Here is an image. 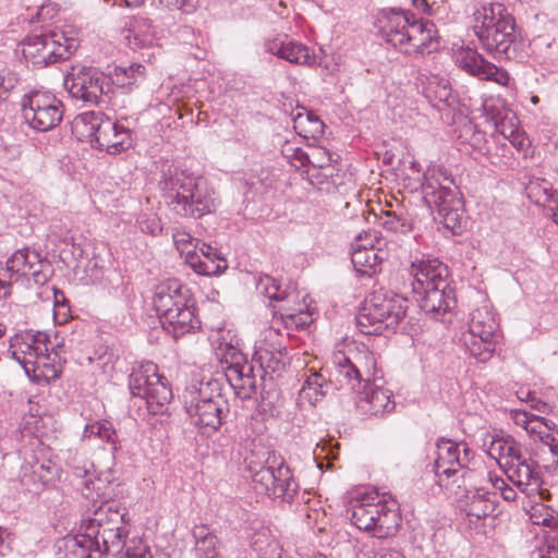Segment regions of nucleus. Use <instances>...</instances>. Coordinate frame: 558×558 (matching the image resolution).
Here are the masks:
<instances>
[{
  "instance_id": "nucleus-27",
  "label": "nucleus",
  "mask_w": 558,
  "mask_h": 558,
  "mask_svg": "<svg viewBox=\"0 0 558 558\" xmlns=\"http://www.w3.org/2000/svg\"><path fill=\"white\" fill-rule=\"evenodd\" d=\"M255 360L258 362L257 373L260 385L267 380L279 378L286 372L288 365V353L284 347L279 344L272 349L259 347L255 352Z\"/></svg>"
},
{
  "instance_id": "nucleus-49",
  "label": "nucleus",
  "mask_w": 558,
  "mask_h": 558,
  "mask_svg": "<svg viewBox=\"0 0 558 558\" xmlns=\"http://www.w3.org/2000/svg\"><path fill=\"white\" fill-rule=\"evenodd\" d=\"M173 242L177 248L182 253L187 255V251H192V248H197L198 241L195 240L190 233L185 231L177 230L172 234Z\"/></svg>"
},
{
  "instance_id": "nucleus-14",
  "label": "nucleus",
  "mask_w": 558,
  "mask_h": 558,
  "mask_svg": "<svg viewBox=\"0 0 558 558\" xmlns=\"http://www.w3.org/2000/svg\"><path fill=\"white\" fill-rule=\"evenodd\" d=\"M474 459L475 452L466 442L441 439L437 444L436 476L440 483L448 481L458 487L464 486L474 480Z\"/></svg>"
},
{
  "instance_id": "nucleus-18",
  "label": "nucleus",
  "mask_w": 558,
  "mask_h": 558,
  "mask_svg": "<svg viewBox=\"0 0 558 558\" xmlns=\"http://www.w3.org/2000/svg\"><path fill=\"white\" fill-rule=\"evenodd\" d=\"M226 377L236 393L244 399L257 392L258 380L253 362L246 361L244 354L231 347L225 356Z\"/></svg>"
},
{
  "instance_id": "nucleus-58",
  "label": "nucleus",
  "mask_w": 558,
  "mask_h": 558,
  "mask_svg": "<svg viewBox=\"0 0 558 558\" xmlns=\"http://www.w3.org/2000/svg\"><path fill=\"white\" fill-rule=\"evenodd\" d=\"M39 469L45 471L47 474H40V477L43 481H50L52 480L53 477V466L50 464V462L48 464H45V463H41L39 465Z\"/></svg>"
},
{
  "instance_id": "nucleus-29",
  "label": "nucleus",
  "mask_w": 558,
  "mask_h": 558,
  "mask_svg": "<svg viewBox=\"0 0 558 558\" xmlns=\"http://www.w3.org/2000/svg\"><path fill=\"white\" fill-rule=\"evenodd\" d=\"M189 302L190 300L187 299L184 302V306L175 307L161 320L163 329L174 338H179L199 327V320Z\"/></svg>"
},
{
  "instance_id": "nucleus-22",
  "label": "nucleus",
  "mask_w": 558,
  "mask_h": 558,
  "mask_svg": "<svg viewBox=\"0 0 558 558\" xmlns=\"http://www.w3.org/2000/svg\"><path fill=\"white\" fill-rule=\"evenodd\" d=\"M456 61L460 68L482 80L493 81L500 85H507L509 82L510 77L506 70L488 62L475 50L468 49L460 52Z\"/></svg>"
},
{
  "instance_id": "nucleus-56",
  "label": "nucleus",
  "mask_w": 558,
  "mask_h": 558,
  "mask_svg": "<svg viewBox=\"0 0 558 558\" xmlns=\"http://www.w3.org/2000/svg\"><path fill=\"white\" fill-rule=\"evenodd\" d=\"M471 146L476 150H482L486 144L485 134L481 131H474L472 133Z\"/></svg>"
},
{
  "instance_id": "nucleus-24",
  "label": "nucleus",
  "mask_w": 558,
  "mask_h": 558,
  "mask_svg": "<svg viewBox=\"0 0 558 558\" xmlns=\"http://www.w3.org/2000/svg\"><path fill=\"white\" fill-rule=\"evenodd\" d=\"M384 380L371 381V385L357 395L356 408L363 414L383 415L395 410L396 403L391 393L383 388Z\"/></svg>"
},
{
  "instance_id": "nucleus-64",
  "label": "nucleus",
  "mask_w": 558,
  "mask_h": 558,
  "mask_svg": "<svg viewBox=\"0 0 558 558\" xmlns=\"http://www.w3.org/2000/svg\"><path fill=\"white\" fill-rule=\"evenodd\" d=\"M379 558H404L398 550H387L379 555Z\"/></svg>"
},
{
  "instance_id": "nucleus-36",
  "label": "nucleus",
  "mask_w": 558,
  "mask_h": 558,
  "mask_svg": "<svg viewBox=\"0 0 558 558\" xmlns=\"http://www.w3.org/2000/svg\"><path fill=\"white\" fill-rule=\"evenodd\" d=\"M83 436L87 438L95 436L102 441H106L111 446L112 453H116L121 449L118 432L113 427L112 422L108 420H100L92 424H87L84 428Z\"/></svg>"
},
{
  "instance_id": "nucleus-59",
  "label": "nucleus",
  "mask_w": 558,
  "mask_h": 558,
  "mask_svg": "<svg viewBox=\"0 0 558 558\" xmlns=\"http://www.w3.org/2000/svg\"><path fill=\"white\" fill-rule=\"evenodd\" d=\"M489 480L492 482L493 487L500 492L508 485L502 477H499L497 475H490Z\"/></svg>"
},
{
  "instance_id": "nucleus-30",
  "label": "nucleus",
  "mask_w": 558,
  "mask_h": 558,
  "mask_svg": "<svg viewBox=\"0 0 558 558\" xmlns=\"http://www.w3.org/2000/svg\"><path fill=\"white\" fill-rule=\"evenodd\" d=\"M94 544L85 531L77 535H68L58 543V558H101Z\"/></svg>"
},
{
  "instance_id": "nucleus-63",
  "label": "nucleus",
  "mask_w": 558,
  "mask_h": 558,
  "mask_svg": "<svg viewBox=\"0 0 558 558\" xmlns=\"http://www.w3.org/2000/svg\"><path fill=\"white\" fill-rule=\"evenodd\" d=\"M126 558H153L151 554L145 549L140 550L138 553H130L126 551Z\"/></svg>"
},
{
  "instance_id": "nucleus-31",
  "label": "nucleus",
  "mask_w": 558,
  "mask_h": 558,
  "mask_svg": "<svg viewBox=\"0 0 558 558\" xmlns=\"http://www.w3.org/2000/svg\"><path fill=\"white\" fill-rule=\"evenodd\" d=\"M495 314L487 305L473 310L470 314L469 333L480 339H494L498 330Z\"/></svg>"
},
{
  "instance_id": "nucleus-51",
  "label": "nucleus",
  "mask_w": 558,
  "mask_h": 558,
  "mask_svg": "<svg viewBox=\"0 0 558 558\" xmlns=\"http://www.w3.org/2000/svg\"><path fill=\"white\" fill-rule=\"evenodd\" d=\"M553 427L548 424V422L538 415L532 414L531 423L526 429V432L534 436V441L536 442L541 439L542 436L548 433Z\"/></svg>"
},
{
  "instance_id": "nucleus-57",
  "label": "nucleus",
  "mask_w": 558,
  "mask_h": 558,
  "mask_svg": "<svg viewBox=\"0 0 558 558\" xmlns=\"http://www.w3.org/2000/svg\"><path fill=\"white\" fill-rule=\"evenodd\" d=\"M412 5L420 12L432 15L433 14V5H430L427 0H411Z\"/></svg>"
},
{
  "instance_id": "nucleus-35",
  "label": "nucleus",
  "mask_w": 558,
  "mask_h": 558,
  "mask_svg": "<svg viewBox=\"0 0 558 558\" xmlns=\"http://www.w3.org/2000/svg\"><path fill=\"white\" fill-rule=\"evenodd\" d=\"M333 384L331 377L329 380H327L322 374L319 373H311L301 390H300V397L304 400H307L312 405H315L317 402L322 401L323 398L328 393L329 388Z\"/></svg>"
},
{
  "instance_id": "nucleus-5",
  "label": "nucleus",
  "mask_w": 558,
  "mask_h": 558,
  "mask_svg": "<svg viewBox=\"0 0 558 558\" xmlns=\"http://www.w3.org/2000/svg\"><path fill=\"white\" fill-rule=\"evenodd\" d=\"M347 513L359 530L371 533L376 538L396 535L401 524L397 500L385 499L377 492L357 494L351 499Z\"/></svg>"
},
{
  "instance_id": "nucleus-17",
  "label": "nucleus",
  "mask_w": 558,
  "mask_h": 558,
  "mask_svg": "<svg viewBox=\"0 0 558 558\" xmlns=\"http://www.w3.org/2000/svg\"><path fill=\"white\" fill-rule=\"evenodd\" d=\"M70 95L90 105H97L111 90L108 76L94 66L74 65L64 77Z\"/></svg>"
},
{
  "instance_id": "nucleus-21",
  "label": "nucleus",
  "mask_w": 558,
  "mask_h": 558,
  "mask_svg": "<svg viewBox=\"0 0 558 558\" xmlns=\"http://www.w3.org/2000/svg\"><path fill=\"white\" fill-rule=\"evenodd\" d=\"M17 360L20 359L17 357ZM19 362L26 375L33 380L39 383L45 379L46 383H50L60 377L65 359H62L59 352L52 348L51 352L40 351L37 353L35 361L23 360Z\"/></svg>"
},
{
  "instance_id": "nucleus-50",
  "label": "nucleus",
  "mask_w": 558,
  "mask_h": 558,
  "mask_svg": "<svg viewBox=\"0 0 558 558\" xmlns=\"http://www.w3.org/2000/svg\"><path fill=\"white\" fill-rule=\"evenodd\" d=\"M159 3L170 10H178L184 14H191L196 11L198 0H159Z\"/></svg>"
},
{
  "instance_id": "nucleus-55",
  "label": "nucleus",
  "mask_w": 558,
  "mask_h": 558,
  "mask_svg": "<svg viewBox=\"0 0 558 558\" xmlns=\"http://www.w3.org/2000/svg\"><path fill=\"white\" fill-rule=\"evenodd\" d=\"M376 239L375 234L373 233H365L364 235L363 234H359L355 239H354V242L352 243V251L354 248H360V250H364L363 247H375L374 246V240Z\"/></svg>"
},
{
  "instance_id": "nucleus-53",
  "label": "nucleus",
  "mask_w": 558,
  "mask_h": 558,
  "mask_svg": "<svg viewBox=\"0 0 558 558\" xmlns=\"http://www.w3.org/2000/svg\"><path fill=\"white\" fill-rule=\"evenodd\" d=\"M287 156L292 159V161H296L295 167H305L310 165V154L304 151L300 147H288L286 149Z\"/></svg>"
},
{
  "instance_id": "nucleus-9",
  "label": "nucleus",
  "mask_w": 558,
  "mask_h": 558,
  "mask_svg": "<svg viewBox=\"0 0 558 558\" xmlns=\"http://www.w3.org/2000/svg\"><path fill=\"white\" fill-rule=\"evenodd\" d=\"M423 199L432 210L434 220L446 229L457 232L463 219V202L452 177L439 172L426 177L422 183Z\"/></svg>"
},
{
  "instance_id": "nucleus-3",
  "label": "nucleus",
  "mask_w": 558,
  "mask_h": 558,
  "mask_svg": "<svg viewBox=\"0 0 558 558\" xmlns=\"http://www.w3.org/2000/svg\"><path fill=\"white\" fill-rule=\"evenodd\" d=\"M159 186L167 205L180 217L199 219L216 208L215 191L201 177L169 167Z\"/></svg>"
},
{
  "instance_id": "nucleus-32",
  "label": "nucleus",
  "mask_w": 558,
  "mask_h": 558,
  "mask_svg": "<svg viewBox=\"0 0 558 558\" xmlns=\"http://www.w3.org/2000/svg\"><path fill=\"white\" fill-rule=\"evenodd\" d=\"M488 454L506 470L512 462L521 459L522 451L520 445L513 438L497 437L493 439Z\"/></svg>"
},
{
  "instance_id": "nucleus-10",
  "label": "nucleus",
  "mask_w": 558,
  "mask_h": 558,
  "mask_svg": "<svg viewBox=\"0 0 558 558\" xmlns=\"http://www.w3.org/2000/svg\"><path fill=\"white\" fill-rule=\"evenodd\" d=\"M253 487L257 494L291 504L299 493V484L294 480L284 459L276 452L268 451L263 463L250 462Z\"/></svg>"
},
{
  "instance_id": "nucleus-28",
  "label": "nucleus",
  "mask_w": 558,
  "mask_h": 558,
  "mask_svg": "<svg viewBox=\"0 0 558 558\" xmlns=\"http://www.w3.org/2000/svg\"><path fill=\"white\" fill-rule=\"evenodd\" d=\"M199 253L195 251H187L185 258L186 263L195 272L203 276H215L221 274L227 267L219 252L209 244L202 243Z\"/></svg>"
},
{
  "instance_id": "nucleus-13",
  "label": "nucleus",
  "mask_w": 558,
  "mask_h": 558,
  "mask_svg": "<svg viewBox=\"0 0 558 558\" xmlns=\"http://www.w3.org/2000/svg\"><path fill=\"white\" fill-rule=\"evenodd\" d=\"M82 125L93 147L117 155L132 146L130 129L119 124L101 111L80 114L75 126Z\"/></svg>"
},
{
  "instance_id": "nucleus-4",
  "label": "nucleus",
  "mask_w": 558,
  "mask_h": 558,
  "mask_svg": "<svg viewBox=\"0 0 558 558\" xmlns=\"http://www.w3.org/2000/svg\"><path fill=\"white\" fill-rule=\"evenodd\" d=\"M412 291L422 311L438 319L456 305L454 291L450 287L448 267L438 258L422 257L411 262Z\"/></svg>"
},
{
  "instance_id": "nucleus-20",
  "label": "nucleus",
  "mask_w": 558,
  "mask_h": 558,
  "mask_svg": "<svg viewBox=\"0 0 558 558\" xmlns=\"http://www.w3.org/2000/svg\"><path fill=\"white\" fill-rule=\"evenodd\" d=\"M265 49L267 52L293 64L312 66L316 63V56L311 52L306 45L284 34L266 39Z\"/></svg>"
},
{
  "instance_id": "nucleus-23",
  "label": "nucleus",
  "mask_w": 558,
  "mask_h": 558,
  "mask_svg": "<svg viewBox=\"0 0 558 558\" xmlns=\"http://www.w3.org/2000/svg\"><path fill=\"white\" fill-rule=\"evenodd\" d=\"M189 290L177 279H168L158 283L154 289L153 305L160 319L175 307L184 306L189 299Z\"/></svg>"
},
{
  "instance_id": "nucleus-48",
  "label": "nucleus",
  "mask_w": 558,
  "mask_h": 558,
  "mask_svg": "<svg viewBox=\"0 0 558 558\" xmlns=\"http://www.w3.org/2000/svg\"><path fill=\"white\" fill-rule=\"evenodd\" d=\"M19 83L17 75L9 70L0 71V104L9 97Z\"/></svg>"
},
{
  "instance_id": "nucleus-25",
  "label": "nucleus",
  "mask_w": 558,
  "mask_h": 558,
  "mask_svg": "<svg viewBox=\"0 0 558 558\" xmlns=\"http://www.w3.org/2000/svg\"><path fill=\"white\" fill-rule=\"evenodd\" d=\"M43 260L40 255L35 250L28 247L15 251L12 256L7 260V272H9L10 280L16 276L27 277L32 276L36 283L45 282L46 276L41 271Z\"/></svg>"
},
{
  "instance_id": "nucleus-34",
  "label": "nucleus",
  "mask_w": 558,
  "mask_h": 558,
  "mask_svg": "<svg viewBox=\"0 0 558 558\" xmlns=\"http://www.w3.org/2000/svg\"><path fill=\"white\" fill-rule=\"evenodd\" d=\"M354 248L351 252V262L359 276L372 277L376 274L381 262L378 251L375 247Z\"/></svg>"
},
{
  "instance_id": "nucleus-41",
  "label": "nucleus",
  "mask_w": 558,
  "mask_h": 558,
  "mask_svg": "<svg viewBox=\"0 0 558 558\" xmlns=\"http://www.w3.org/2000/svg\"><path fill=\"white\" fill-rule=\"evenodd\" d=\"M464 343L470 354L481 362L489 360L495 351L494 339H480L469 332L464 336Z\"/></svg>"
},
{
  "instance_id": "nucleus-62",
  "label": "nucleus",
  "mask_w": 558,
  "mask_h": 558,
  "mask_svg": "<svg viewBox=\"0 0 558 558\" xmlns=\"http://www.w3.org/2000/svg\"><path fill=\"white\" fill-rule=\"evenodd\" d=\"M11 294V283L0 279V299H5Z\"/></svg>"
},
{
  "instance_id": "nucleus-52",
  "label": "nucleus",
  "mask_w": 558,
  "mask_h": 558,
  "mask_svg": "<svg viewBox=\"0 0 558 558\" xmlns=\"http://www.w3.org/2000/svg\"><path fill=\"white\" fill-rule=\"evenodd\" d=\"M49 338L46 332L37 331L32 336V343L28 344V350L34 351V355L37 356V353L40 351L43 352H49L47 342ZM29 355H32V352H29Z\"/></svg>"
},
{
  "instance_id": "nucleus-54",
  "label": "nucleus",
  "mask_w": 558,
  "mask_h": 558,
  "mask_svg": "<svg viewBox=\"0 0 558 558\" xmlns=\"http://www.w3.org/2000/svg\"><path fill=\"white\" fill-rule=\"evenodd\" d=\"M511 417L515 425L526 430L532 420V413L524 410H514L511 412Z\"/></svg>"
},
{
  "instance_id": "nucleus-38",
  "label": "nucleus",
  "mask_w": 558,
  "mask_h": 558,
  "mask_svg": "<svg viewBox=\"0 0 558 558\" xmlns=\"http://www.w3.org/2000/svg\"><path fill=\"white\" fill-rule=\"evenodd\" d=\"M145 68L140 63L129 66H116L108 81L118 87H131L144 78Z\"/></svg>"
},
{
  "instance_id": "nucleus-6",
  "label": "nucleus",
  "mask_w": 558,
  "mask_h": 558,
  "mask_svg": "<svg viewBox=\"0 0 558 558\" xmlns=\"http://www.w3.org/2000/svg\"><path fill=\"white\" fill-rule=\"evenodd\" d=\"M125 514V508L120 507L117 501L106 500L83 519L81 529L95 543V550L100 551L101 558L110 554L118 555L124 548L128 537Z\"/></svg>"
},
{
  "instance_id": "nucleus-47",
  "label": "nucleus",
  "mask_w": 558,
  "mask_h": 558,
  "mask_svg": "<svg viewBox=\"0 0 558 558\" xmlns=\"http://www.w3.org/2000/svg\"><path fill=\"white\" fill-rule=\"evenodd\" d=\"M335 157L338 156L325 147H314L310 154V165L316 168H325L336 161Z\"/></svg>"
},
{
  "instance_id": "nucleus-42",
  "label": "nucleus",
  "mask_w": 558,
  "mask_h": 558,
  "mask_svg": "<svg viewBox=\"0 0 558 558\" xmlns=\"http://www.w3.org/2000/svg\"><path fill=\"white\" fill-rule=\"evenodd\" d=\"M132 35L128 36L129 45L132 48H143L153 43L154 32L149 20L142 19L136 22Z\"/></svg>"
},
{
  "instance_id": "nucleus-37",
  "label": "nucleus",
  "mask_w": 558,
  "mask_h": 558,
  "mask_svg": "<svg viewBox=\"0 0 558 558\" xmlns=\"http://www.w3.org/2000/svg\"><path fill=\"white\" fill-rule=\"evenodd\" d=\"M293 123L294 130L305 138H316L324 134L325 123L312 111L299 112Z\"/></svg>"
},
{
  "instance_id": "nucleus-45",
  "label": "nucleus",
  "mask_w": 558,
  "mask_h": 558,
  "mask_svg": "<svg viewBox=\"0 0 558 558\" xmlns=\"http://www.w3.org/2000/svg\"><path fill=\"white\" fill-rule=\"evenodd\" d=\"M256 289L270 300L279 301L286 298V291L281 290L278 281L268 275L259 277Z\"/></svg>"
},
{
  "instance_id": "nucleus-7",
  "label": "nucleus",
  "mask_w": 558,
  "mask_h": 558,
  "mask_svg": "<svg viewBox=\"0 0 558 558\" xmlns=\"http://www.w3.org/2000/svg\"><path fill=\"white\" fill-rule=\"evenodd\" d=\"M330 363L329 375L339 388L345 387L360 393L371 385V381L381 380L376 356L365 345L336 351Z\"/></svg>"
},
{
  "instance_id": "nucleus-1",
  "label": "nucleus",
  "mask_w": 558,
  "mask_h": 558,
  "mask_svg": "<svg viewBox=\"0 0 558 558\" xmlns=\"http://www.w3.org/2000/svg\"><path fill=\"white\" fill-rule=\"evenodd\" d=\"M473 29L483 49L494 58L518 62L527 59V45L504 4L492 3L476 10Z\"/></svg>"
},
{
  "instance_id": "nucleus-8",
  "label": "nucleus",
  "mask_w": 558,
  "mask_h": 558,
  "mask_svg": "<svg viewBox=\"0 0 558 558\" xmlns=\"http://www.w3.org/2000/svg\"><path fill=\"white\" fill-rule=\"evenodd\" d=\"M408 300L384 289L375 290L365 299L356 315V324L365 335L396 329L405 318Z\"/></svg>"
},
{
  "instance_id": "nucleus-43",
  "label": "nucleus",
  "mask_w": 558,
  "mask_h": 558,
  "mask_svg": "<svg viewBox=\"0 0 558 558\" xmlns=\"http://www.w3.org/2000/svg\"><path fill=\"white\" fill-rule=\"evenodd\" d=\"M427 98L434 102V106L440 109V105L451 107L456 99L452 96L451 88L447 83H437L434 85L433 82L428 84L426 89Z\"/></svg>"
},
{
  "instance_id": "nucleus-16",
  "label": "nucleus",
  "mask_w": 558,
  "mask_h": 558,
  "mask_svg": "<svg viewBox=\"0 0 558 558\" xmlns=\"http://www.w3.org/2000/svg\"><path fill=\"white\" fill-rule=\"evenodd\" d=\"M63 104L46 90H32L24 95L22 114L25 122L38 132H47L62 121Z\"/></svg>"
},
{
  "instance_id": "nucleus-44",
  "label": "nucleus",
  "mask_w": 558,
  "mask_h": 558,
  "mask_svg": "<svg viewBox=\"0 0 558 558\" xmlns=\"http://www.w3.org/2000/svg\"><path fill=\"white\" fill-rule=\"evenodd\" d=\"M551 523H556L553 517L544 518L542 524L545 526H551ZM546 544L542 550L541 558H558V524L550 527L545 535Z\"/></svg>"
},
{
  "instance_id": "nucleus-26",
  "label": "nucleus",
  "mask_w": 558,
  "mask_h": 558,
  "mask_svg": "<svg viewBox=\"0 0 558 558\" xmlns=\"http://www.w3.org/2000/svg\"><path fill=\"white\" fill-rule=\"evenodd\" d=\"M507 477L524 494L532 495L538 493L542 485L541 472L536 463L521 456L519 461L512 462L505 470Z\"/></svg>"
},
{
  "instance_id": "nucleus-61",
  "label": "nucleus",
  "mask_w": 558,
  "mask_h": 558,
  "mask_svg": "<svg viewBox=\"0 0 558 558\" xmlns=\"http://www.w3.org/2000/svg\"><path fill=\"white\" fill-rule=\"evenodd\" d=\"M8 536H9V533L7 532V530L3 527H0V555L1 556H4L5 550L9 548V546L5 542V537H8Z\"/></svg>"
},
{
  "instance_id": "nucleus-40",
  "label": "nucleus",
  "mask_w": 558,
  "mask_h": 558,
  "mask_svg": "<svg viewBox=\"0 0 558 558\" xmlns=\"http://www.w3.org/2000/svg\"><path fill=\"white\" fill-rule=\"evenodd\" d=\"M525 191L529 198L537 205H546L555 197V191L550 182L541 178L531 180Z\"/></svg>"
},
{
  "instance_id": "nucleus-2",
  "label": "nucleus",
  "mask_w": 558,
  "mask_h": 558,
  "mask_svg": "<svg viewBox=\"0 0 558 558\" xmlns=\"http://www.w3.org/2000/svg\"><path fill=\"white\" fill-rule=\"evenodd\" d=\"M379 32L386 43L407 56L432 53L438 49L435 24L402 9H385L378 19Z\"/></svg>"
},
{
  "instance_id": "nucleus-39",
  "label": "nucleus",
  "mask_w": 558,
  "mask_h": 558,
  "mask_svg": "<svg viewBox=\"0 0 558 558\" xmlns=\"http://www.w3.org/2000/svg\"><path fill=\"white\" fill-rule=\"evenodd\" d=\"M535 444L537 451L547 465H558V430L551 428Z\"/></svg>"
},
{
  "instance_id": "nucleus-11",
  "label": "nucleus",
  "mask_w": 558,
  "mask_h": 558,
  "mask_svg": "<svg viewBox=\"0 0 558 558\" xmlns=\"http://www.w3.org/2000/svg\"><path fill=\"white\" fill-rule=\"evenodd\" d=\"M184 408L193 425L210 432L221 426L228 413V402L220 393L217 380L191 386L184 395Z\"/></svg>"
},
{
  "instance_id": "nucleus-19",
  "label": "nucleus",
  "mask_w": 558,
  "mask_h": 558,
  "mask_svg": "<svg viewBox=\"0 0 558 558\" xmlns=\"http://www.w3.org/2000/svg\"><path fill=\"white\" fill-rule=\"evenodd\" d=\"M497 506L496 494L481 487L465 494L462 507L470 526L480 533H486V525L494 524Z\"/></svg>"
},
{
  "instance_id": "nucleus-60",
  "label": "nucleus",
  "mask_w": 558,
  "mask_h": 558,
  "mask_svg": "<svg viewBox=\"0 0 558 558\" xmlns=\"http://www.w3.org/2000/svg\"><path fill=\"white\" fill-rule=\"evenodd\" d=\"M502 498L507 501H512L517 498V492L507 485L501 492H500Z\"/></svg>"
},
{
  "instance_id": "nucleus-12",
  "label": "nucleus",
  "mask_w": 558,
  "mask_h": 558,
  "mask_svg": "<svg viewBox=\"0 0 558 558\" xmlns=\"http://www.w3.org/2000/svg\"><path fill=\"white\" fill-rule=\"evenodd\" d=\"M129 389L133 397H138L150 414H162L172 400V389L158 366L153 362H144L134 366L129 375Z\"/></svg>"
},
{
  "instance_id": "nucleus-15",
  "label": "nucleus",
  "mask_w": 558,
  "mask_h": 558,
  "mask_svg": "<svg viewBox=\"0 0 558 558\" xmlns=\"http://www.w3.org/2000/svg\"><path fill=\"white\" fill-rule=\"evenodd\" d=\"M76 48L75 39L57 31L28 35L22 43L23 57L36 68L65 60Z\"/></svg>"
},
{
  "instance_id": "nucleus-46",
  "label": "nucleus",
  "mask_w": 558,
  "mask_h": 558,
  "mask_svg": "<svg viewBox=\"0 0 558 558\" xmlns=\"http://www.w3.org/2000/svg\"><path fill=\"white\" fill-rule=\"evenodd\" d=\"M381 225L386 230L401 233H405L411 230V226L408 220L395 211H387L385 216L381 217Z\"/></svg>"
},
{
  "instance_id": "nucleus-33",
  "label": "nucleus",
  "mask_w": 558,
  "mask_h": 558,
  "mask_svg": "<svg viewBox=\"0 0 558 558\" xmlns=\"http://www.w3.org/2000/svg\"><path fill=\"white\" fill-rule=\"evenodd\" d=\"M193 537L195 538V550L198 558H222L219 539L209 531L207 525H196L193 529Z\"/></svg>"
}]
</instances>
